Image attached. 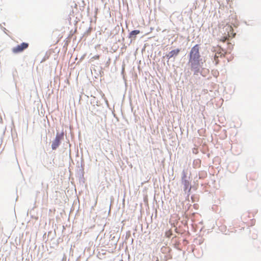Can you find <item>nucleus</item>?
<instances>
[{
	"label": "nucleus",
	"mask_w": 261,
	"mask_h": 261,
	"mask_svg": "<svg viewBox=\"0 0 261 261\" xmlns=\"http://www.w3.org/2000/svg\"><path fill=\"white\" fill-rule=\"evenodd\" d=\"M182 184L184 185V189L186 191L187 189H189V190L191 189V187L190 185V182L187 179H184L182 180Z\"/></svg>",
	"instance_id": "6"
},
{
	"label": "nucleus",
	"mask_w": 261,
	"mask_h": 261,
	"mask_svg": "<svg viewBox=\"0 0 261 261\" xmlns=\"http://www.w3.org/2000/svg\"><path fill=\"white\" fill-rule=\"evenodd\" d=\"M29 46L28 43L23 42L21 44L18 45L16 47H13L12 49V52L14 54H18L23 51L24 50L27 49Z\"/></svg>",
	"instance_id": "3"
},
{
	"label": "nucleus",
	"mask_w": 261,
	"mask_h": 261,
	"mask_svg": "<svg viewBox=\"0 0 261 261\" xmlns=\"http://www.w3.org/2000/svg\"><path fill=\"white\" fill-rule=\"evenodd\" d=\"M222 56V54L221 53L216 54L214 56V60L215 61V64H217L218 63V58L219 57H221Z\"/></svg>",
	"instance_id": "8"
},
{
	"label": "nucleus",
	"mask_w": 261,
	"mask_h": 261,
	"mask_svg": "<svg viewBox=\"0 0 261 261\" xmlns=\"http://www.w3.org/2000/svg\"><path fill=\"white\" fill-rule=\"evenodd\" d=\"M179 52H180L179 49H176L172 50L170 52H169L168 55H167V57L168 59H170V58L173 57L174 56H176L179 54Z\"/></svg>",
	"instance_id": "5"
},
{
	"label": "nucleus",
	"mask_w": 261,
	"mask_h": 261,
	"mask_svg": "<svg viewBox=\"0 0 261 261\" xmlns=\"http://www.w3.org/2000/svg\"><path fill=\"white\" fill-rule=\"evenodd\" d=\"M199 48V45L196 44L191 48L189 54L188 64L190 66L191 70L193 71L195 73L199 72L203 66Z\"/></svg>",
	"instance_id": "1"
},
{
	"label": "nucleus",
	"mask_w": 261,
	"mask_h": 261,
	"mask_svg": "<svg viewBox=\"0 0 261 261\" xmlns=\"http://www.w3.org/2000/svg\"><path fill=\"white\" fill-rule=\"evenodd\" d=\"M99 59V55L94 56L92 58V59H93V60H98Z\"/></svg>",
	"instance_id": "9"
},
{
	"label": "nucleus",
	"mask_w": 261,
	"mask_h": 261,
	"mask_svg": "<svg viewBox=\"0 0 261 261\" xmlns=\"http://www.w3.org/2000/svg\"><path fill=\"white\" fill-rule=\"evenodd\" d=\"M140 33L139 30H134L132 31L129 34V38H133L135 39L136 38V35L139 34Z\"/></svg>",
	"instance_id": "7"
},
{
	"label": "nucleus",
	"mask_w": 261,
	"mask_h": 261,
	"mask_svg": "<svg viewBox=\"0 0 261 261\" xmlns=\"http://www.w3.org/2000/svg\"><path fill=\"white\" fill-rule=\"evenodd\" d=\"M63 138V133L57 134L55 139L53 142L51 148L53 150L56 149L60 144L61 140Z\"/></svg>",
	"instance_id": "4"
},
{
	"label": "nucleus",
	"mask_w": 261,
	"mask_h": 261,
	"mask_svg": "<svg viewBox=\"0 0 261 261\" xmlns=\"http://www.w3.org/2000/svg\"><path fill=\"white\" fill-rule=\"evenodd\" d=\"M223 29L227 32V34L220 38V40L221 41L224 42L226 40L228 39V38L234 37L236 33H233V30L231 25L226 24L224 27Z\"/></svg>",
	"instance_id": "2"
},
{
	"label": "nucleus",
	"mask_w": 261,
	"mask_h": 261,
	"mask_svg": "<svg viewBox=\"0 0 261 261\" xmlns=\"http://www.w3.org/2000/svg\"><path fill=\"white\" fill-rule=\"evenodd\" d=\"M168 249V248H167V247H162V249H162V250H164V249H165V250H166V249Z\"/></svg>",
	"instance_id": "10"
}]
</instances>
